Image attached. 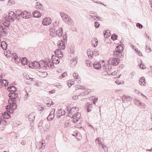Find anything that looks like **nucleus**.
<instances>
[{"label":"nucleus","mask_w":152,"mask_h":152,"mask_svg":"<svg viewBox=\"0 0 152 152\" xmlns=\"http://www.w3.org/2000/svg\"><path fill=\"white\" fill-rule=\"evenodd\" d=\"M15 16V14L12 11L9 13V15L4 17V20L3 22V24L5 26L8 27L10 24V22H13L14 18Z\"/></svg>","instance_id":"nucleus-1"},{"label":"nucleus","mask_w":152,"mask_h":152,"mask_svg":"<svg viewBox=\"0 0 152 152\" xmlns=\"http://www.w3.org/2000/svg\"><path fill=\"white\" fill-rule=\"evenodd\" d=\"M60 15L63 20L67 24L72 26L74 25V23L70 17L68 15L64 12H61Z\"/></svg>","instance_id":"nucleus-2"},{"label":"nucleus","mask_w":152,"mask_h":152,"mask_svg":"<svg viewBox=\"0 0 152 152\" xmlns=\"http://www.w3.org/2000/svg\"><path fill=\"white\" fill-rule=\"evenodd\" d=\"M123 50V47L121 45H118L116 47V50L114 52V54L121 58L123 57L124 54Z\"/></svg>","instance_id":"nucleus-3"},{"label":"nucleus","mask_w":152,"mask_h":152,"mask_svg":"<svg viewBox=\"0 0 152 152\" xmlns=\"http://www.w3.org/2000/svg\"><path fill=\"white\" fill-rule=\"evenodd\" d=\"M95 142L96 144L99 145V149L102 148L104 149V151H105V148H106V147L102 143L101 139L99 137L97 138L95 140Z\"/></svg>","instance_id":"nucleus-4"},{"label":"nucleus","mask_w":152,"mask_h":152,"mask_svg":"<svg viewBox=\"0 0 152 152\" xmlns=\"http://www.w3.org/2000/svg\"><path fill=\"white\" fill-rule=\"evenodd\" d=\"M120 61V60L118 58H110L108 61V63L109 64L116 66L118 65Z\"/></svg>","instance_id":"nucleus-5"},{"label":"nucleus","mask_w":152,"mask_h":152,"mask_svg":"<svg viewBox=\"0 0 152 152\" xmlns=\"http://www.w3.org/2000/svg\"><path fill=\"white\" fill-rule=\"evenodd\" d=\"M78 108L77 107H72L70 109L69 112L68 116L69 117H71L74 114L79 113L78 111Z\"/></svg>","instance_id":"nucleus-6"},{"label":"nucleus","mask_w":152,"mask_h":152,"mask_svg":"<svg viewBox=\"0 0 152 152\" xmlns=\"http://www.w3.org/2000/svg\"><path fill=\"white\" fill-rule=\"evenodd\" d=\"M50 67L51 68H53L54 67V65L51 61H49L48 62L45 61L44 68L43 69L48 70L49 69Z\"/></svg>","instance_id":"nucleus-7"},{"label":"nucleus","mask_w":152,"mask_h":152,"mask_svg":"<svg viewBox=\"0 0 152 152\" xmlns=\"http://www.w3.org/2000/svg\"><path fill=\"white\" fill-rule=\"evenodd\" d=\"M81 117V114L80 113H75L72 116V121L74 123H76L80 119Z\"/></svg>","instance_id":"nucleus-8"},{"label":"nucleus","mask_w":152,"mask_h":152,"mask_svg":"<svg viewBox=\"0 0 152 152\" xmlns=\"http://www.w3.org/2000/svg\"><path fill=\"white\" fill-rule=\"evenodd\" d=\"M59 59L60 58L59 57L54 55H53L52 56L51 60L50 61H51L53 65L54 64H57L59 63Z\"/></svg>","instance_id":"nucleus-9"},{"label":"nucleus","mask_w":152,"mask_h":152,"mask_svg":"<svg viewBox=\"0 0 152 152\" xmlns=\"http://www.w3.org/2000/svg\"><path fill=\"white\" fill-rule=\"evenodd\" d=\"M52 22V20L50 18H44L42 21V24L45 26L49 25Z\"/></svg>","instance_id":"nucleus-10"},{"label":"nucleus","mask_w":152,"mask_h":152,"mask_svg":"<svg viewBox=\"0 0 152 152\" xmlns=\"http://www.w3.org/2000/svg\"><path fill=\"white\" fill-rule=\"evenodd\" d=\"M45 141L44 140H41L37 145L36 146L40 149L42 150L45 148Z\"/></svg>","instance_id":"nucleus-11"},{"label":"nucleus","mask_w":152,"mask_h":152,"mask_svg":"<svg viewBox=\"0 0 152 152\" xmlns=\"http://www.w3.org/2000/svg\"><path fill=\"white\" fill-rule=\"evenodd\" d=\"M5 28L2 26H0V35L2 37H5L7 34Z\"/></svg>","instance_id":"nucleus-12"},{"label":"nucleus","mask_w":152,"mask_h":152,"mask_svg":"<svg viewBox=\"0 0 152 152\" xmlns=\"http://www.w3.org/2000/svg\"><path fill=\"white\" fill-rule=\"evenodd\" d=\"M21 17L26 19L30 18L31 17V13L28 12L24 11L23 12Z\"/></svg>","instance_id":"nucleus-13"},{"label":"nucleus","mask_w":152,"mask_h":152,"mask_svg":"<svg viewBox=\"0 0 152 152\" xmlns=\"http://www.w3.org/2000/svg\"><path fill=\"white\" fill-rule=\"evenodd\" d=\"M39 62L36 61H34L33 63L30 64L29 67L31 68H35L36 69H40L39 66Z\"/></svg>","instance_id":"nucleus-14"},{"label":"nucleus","mask_w":152,"mask_h":152,"mask_svg":"<svg viewBox=\"0 0 152 152\" xmlns=\"http://www.w3.org/2000/svg\"><path fill=\"white\" fill-rule=\"evenodd\" d=\"M58 45L59 49L61 50H64L65 49V46L64 43L62 41H59L58 43Z\"/></svg>","instance_id":"nucleus-15"},{"label":"nucleus","mask_w":152,"mask_h":152,"mask_svg":"<svg viewBox=\"0 0 152 152\" xmlns=\"http://www.w3.org/2000/svg\"><path fill=\"white\" fill-rule=\"evenodd\" d=\"M73 77L75 79L77 83H80L81 82V78L79 76L77 73H74L72 75Z\"/></svg>","instance_id":"nucleus-16"},{"label":"nucleus","mask_w":152,"mask_h":152,"mask_svg":"<svg viewBox=\"0 0 152 152\" xmlns=\"http://www.w3.org/2000/svg\"><path fill=\"white\" fill-rule=\"evenodd\" d=\"M62 52L59 49L56 50L55 51V55L59 57H62L63 56Z\"/></svg>","instance_id":"nucleus-17"},{"label":"nucleus","mask_w":152,"mask_h":152,"mask_svg":"<svg viewBox=\"0 0 152 152\" xmlns=\"http://www.w3.org/2000/svg\"><path fill=\"white\" fill-rule=\"evenodd\" d=\"M55 110H53L50 112V113L47 117V119L49 121H51L53 119L54 117Z\"/></svg>","instance_id":"nucleus-18"},{"label":"nucleus","mask_w":152,"mask_h":152,"mask_svg":"<svg viewBox=\"0 0 152 152\" xmlns=\"http://www.w3.org/2000/svg\"><path fill=\"white\" fill-rule=\"evenodd\" d=\"M33 14L34 17L39 18L42 16V14L38 10H37L33 12Z\"/></svg>","instance_id":"nucleus-19"},{"label":"nucleus","mask_w":152,"mask_h":152,"mask_svg":"<svg viewBox=\"0 0 152 152\" xmlns=\"http://www.w3.org/2000/svg\"><path fill=\"white\" fill-rule=\"evenodd\" d=\"M77 58L75 57L73 58L70 61V63L72 66H74L77 62Z\"/></svg>","instance_id":"nucleus-20"},{"label":"nucleus","mask_w":152,"mask_h":152,"mask_svg":"<svg viewBox=\"0 0 152 152\" xmlns=\"http://www.w3.org/2000/svg\"><path fill=\"white\" fill-rule=\"evenodd\" d=\"M86 106L88 112L91 110L92 105L90 103V102H87L86 104Z\"/></svg>","instance_id":"nucleus-21"},{"label":"nucleus","mask_w":152,"mask_h":152,"mask_svg":"<svg viewBox=\"0 0 152 152\" xmlns=\"http://www.w3.org/2000/svg\"><path fill=\"white\" fill-rule=\"evenodd\" d=\"M50 128V126L49 124L45 122V124H44V127H43V129L42 130V131L47 132L49 131Z\"/></svg>","instance_id":"nucleus-22"},{"label":"nucleus","mask_w":152,"mask_h":152,"mask_svg":"<svg viewBox=\"0 0 152 152\" xmlns=\"http://www.w3.org/2000/svg\"><path fill=\"white\" fill-rule=\"evenodd\" d=\"M47 101L45 102L46 104L48 107H50L53 105L54 103L52 102V100L49 98H46Z\"/></svg>","instance_id":"nucleus-23"},{"label":"nucleus","mask_w":152,"mask_h":152,"mask_svg":"<svg viewBox=\"0 0 152 152\" xmlns=\"http://www.w3.org/2000/svg\"><path fill=\"white\" fill-rule=\"evenodd\" d=\"M8 84V81L7 80H3L0 81V87L2 86H6Z\"/></svg>","instance_id":"nucleus-24"},{"label":"nucleus","mask_w":152,"mask_h":152,"mask_svg":"<svg viewBox=\"0 0 152 152\" xmlns=\"http://www.w3.org/2000/svg\"><path fill=\"white\" fill-rule=\"evenodd\" d=\"M93 67L94 68L97 69H99L101 67V64L99 62H95L93 64Z\"/></svg>","instance_id":"nucleus-25"},{"label":"nucleus","mask_w":152,"mask_h":152,"mask_svg":"<svg viewBox=\"0 0 152 152\" xmlns=\"http://www.w3.org/2000/svg\"><path fill=\"white\" fill-rule=\"evenodd\" d=\"M37 74L39 77H45L48 75V74L47 72H37Z\"/></svg>","instance_id":"nucleus-26"},{"label":"nucleus","mask_w":152,"mask_h":152,"mask_svg":"<svg viewBox=\"0 0 152 152\" xmlns=\"http://www.w3.org/2000/svg\"><path fill=\"white\" fill-rule=\"evenodd\" d=\"M98 40L95 38H93L92 40V45L94 47H96L98 44Z\"/></svg>","instance_id":"nucleus-27"},{"label":"nucleus","mask_w":152,"mask_h":152,"mask_svg":"<svg viewBox=\"0 0 152 152\" xmlns=\"http://www.w3.org/2000/svg\"><path fill=\"white\" fill-rule=\"evenodd\" d=\"M22 12H22L20 10H17L16 11V14H15L16 18L18 19V20L20 18Z\"/></svg>","instance_id":"nucleus-28"},{"label":"nucleus","mask_w":152,"mask_h":152,"mask_svg":"<svg viewBox=\"0 0 152 152\" xmlns=\"http://www.w3.org/2000/svg\"><path fill=\"white\" fill-rule=\"evenodd\" d=\"M65 112L62 109H60L58 110L57 112V116L58 118H59L61 116L64 114Z\"/></svg>","instance_id":"nucleus-29"},{"label":"nucleus","mask_w":152,"mask_h":152,"mask_svg":"<svg viewBox=\"0 0 152 152\" xmlns=\"http://www.w3.org/2000/svg\"><path fill=\"white\" fill-rule=\"evenodd\" d=\"M87 54L89 58H91L93 57V52L92 50L91 49H88L87 51Z\"/></svg>","instance_id":"nucleus-30"},{"label":"nucleus","mask_w":152,"mask_h":152,"mask_svg":"<svg viewBox=\"0 0 152 152\" xmlns=\"http://www.w3.org/2000/svg\"><path fill=\"white\" fill-rule=\"evenodd\" d=\"M63 28L62 27L60 28L58 30H57L56 32V34L58 36L60 37L62 36Z\"/></svg>","instance_id":"nucleus-31"},{"label":"nucleus","mask_w":152,"mask_h":152,"mask_svg":"<svg viewBox=\"0 0 152 152\" xmlns=\"http://www.w3.org/2000/svg\"><path fill=\"white\" fill-rule=\"evenodd\" d=\"M71 125V121L69 120L66 121L64 125V128H68Z\"/></svg>","instance_id":"nucleus-32"},{"label":"nucleus","mask_w":152,"mask_h":152,"mask_svg":"<svg viewBox=\"0 0 152 152\" xmlns=\"http://www.w3.org/2000/svg\"><path fill=\"white\" fill-rule=\"evenodd\" d=\"M45 122L42 121H40L38 124L39 129L41 131L43 129V127H44Z\"/></svg>","instance_id":"nucleus-33"},{"label":"nucleus","mask_w":152,"mask_h":152,"mask_svg":"<svg viewBox=\"0 0 152 152\" xmlns=\"http://www.w3.org/2000/svg\"><path fill=\"white\" fill-rule=\"evenodd\" d=\"M50 35L52 37H54L55 36V29L54 27H51L49 30Z\"/></svg>","instance_id":"nucleus-34"},{"label":"nucleus","mask_w":152,"mask_h":152,"mask_svg":"<svg viewBox=\"0 0 152 152\" xmlns=\"http://www.w3.org/2000/svg\"><path fill=\"white\" fill-rule=\"evenodd\" d=\"M9 96L10 97H12V99H13L14 101L15 99L18 97V94L15 93H11L9 94Z\"/></svg>","instance_id":"nucleus-35"},{"label":"nucleus","mask_w":152,"mask_h":152,"mask_svg":"<svg viewBox=\"0 0 152 152\" xmlns=\"http://www.w3.org/2000/svg\"><path fill=\"white\" fill-rule=\"evenodd\" d=\"M1 46L3 50H6L7 48V44L6 42L2 41L1 42Z\"/></svg>","instance_id":"nucleus-36"},{"label":"nucleus","mask_w":152,"mask_h":152,"mask_svg":"<svg viewBox=\"0 0 152 152\" xmlns=\"http://www.w3.org/2000/svg\"><path fill=\"white\" fill-rule=\"evenodd\" d=\"M102 70L103 71H107V72L110 71L111 70H110L108 65L104 64L102 66Z\"/></svg>","instance_id":"nucleus-37"},{"label":"nucleus","mask_w":152,"mask_h":152,"mask_svg":"<svg viewBox=\"0 0 152 152\" xmlns=\"http://www.w3.org/2000/svg\"><path fill=\"white\" fill-rule=\"evenodd\" d=\"M86 89L85 87L82 85H78L76 86V90H78L80 89L85 90Z\"/></svg>","instance_id":"nucleus-38"},{"label":"nucleus","mask_w":152,"mask_h":152,"mask_svg":"<svg viewBox=\"0 0 152 152\" xmlns=\"http://www.w3.org/2000/svg\"><path fill=\"white\" fill-rule=\"evenodd\" d=\"M13 56H14L13 59L15 60V62L16 63H18L20 61V59L19 58L16 56V54L15 53H14L13 54Z\"/></svg>","instance_id":"nucleus-39"},{"label":"nucleus","mask_w":152,"mask_h":152,"mask_svg":"<svg viewBox=\"0 0 152 152\" xmlns=\"http://www.w3.org/2000/svg\"><path fill=\"white\" fill-rule=\"evenodd\" d=\"M8 90L10 92H15L16 91V88L14 86H10L8 88Z\"/></svg>","instance_id":"nucleus-40"},{"label":"nucleus","mask_w":152,"mask_h":152,"mask_svg":"<svg viewBox=\"0 0 152 152\" xmlns=\"http://www.w3.org/2000/svg\"><path fill=\"white\" fill-rule=\"evenodd\" d=\"M7 111L10 113H12L13 112L12 106L11 105H7L6 107Z\"/></svg>","instance_id":"nucleus-41"},{"label":"nucleus","mask_w":152,"mask_h":152,"mask_svg":"<svg viewBox=\"0 0 152 152\" xmlns=\"http://www.w3.org/2000/svg\"><path fill=\"white\" fill-rule=\"evenodd\" d=\"M89 100H92L93 103L94 104H96V103L98 100V98H95L94 96H92L89 98Z\"/></svg>","instance_id":"nucleus-42"},{"label":"nucleus","mask_w":152,"mask_h":152,"mask_svg":"<svg viewBox=\"0 0 152 152\" xmlns=\"http://www.w3.org/2000/svg\"><path fill=\"white\" fill-rule=\"evenodd\" d=\"M89 16L92 18L94 20H101V18L99 16H92L91 15H89Z\"/></svg>","instance_id":"nucleus-43"},{"label":"nucleus","mask_w":152,"mask_h":152,"mask_svg":"<svg viewBox=\"0 0 152 152\" xmlns=\"http://www.w3.org/2000/svg\"><path fill=\"white\" fill-rule=\"evenodd\" d=\"M3 114L4 118V119L9 118L10 117V114L6 112H4Z\"/></svg>","instance_id":"nucleus-44"},{"label":"nucleus","mask_w":152,"mask_h":152,"mask_svg":"<svg viewBox=\"0 0 152 152\" xmlns=\"http://www.w3.org/2000/svg\"><path fill=\"white\" fill-rule=\"evenodd\" d=\"M21 62L22 65H25L27 64V59L26 58H23L21 59Z\"/></svg>","instance_id":"nucleus-45"},{"label":"nucleus","mask_w":152,"mask_h":152,"mask_svg":"<svg viewBox=\"0 0 152 152\" xmlns=\"http://www.w3.org/2000/svg\"><path fill=\"white\" fill-rule=\"evenodd\" d=\"M44 61H41L39 62V66L40 67V69L44 68V65L45 64Z\"/></svg>","instance_id":"nucleus-46"},{"label":"nucleus","mask_w":152,"mask_h":152,"mask_svg":"<svg viewBox=\"0 0 152 152\" xmlns=\"http://www.w3.org/2000/svg\"><path fill=\"white\" fill-rule=\"evenodd\" d=\"M102 74L103 76L107 75H109L110 74V71L107 72V71H103Z\"/></svg>","instance_id":"nucleus-47"},{"label":"nucleus","mask_w":152,"mask_h":152,"mask_svg":"<svg viewBox=\"0 0 152 152\" xmlns=\"http://www.w3.org/2000/svg\"><path fill=\"white\" fill-rule=\"evenodd\" d=\"M11 105L12 110H15L17 108L18 106L17 104L13 102L12 103Z\"/></svg>","instance_id":"nucleus-48"},{"label":"nucleus","mask_w":152,"mask_h":152,"mask_svg":"<svg viewBox=\"0 0 152 152\" xmlns=\"http://www.w3.org/2000/svg\"><path fill=\"white\" fill-rule=\"evenodd\" d=\"M74 84V81H72L71 80H69L67 82V85L70 87L71 86L73 85Z\"/></svg>","instance_id":"nucleus-49"},{"label":"nucleus","mask_w":152,"mask_h":152,"mask_svg":"<svg viewBox=\"0 0 152 152\" xmlns=\"http://www.w3.org/2000/svg\"><path fill=\"white\" fill-rule=\"evenodd\" d=\"M37 4L36 6L37 8L40 9H42L43 6L39 2H37Z\"/></svg>","instance_id":"nucleus-50"},{"label":"nucleus","mask_w":152,"mask_h":152,"mask_svg":"<svg viewBox=\"0 0 152 152\" xmlns=\"http://www.w3.org/2000/svg\"><path fill=\"white\" fill-rule=\"evenodd\" d=\"M117 37L118 36L116 34H113L111 35V38L113 40H114L117 39Z\"/></svg>","instance_id":"nucleus-51"},{"label":"nucleus","mask_w":152,"mask_h":152,"mask_svg":"<svg viewBox=\"0 0 152 152\" xmlns=\"http://www.w3.org/2000/svg\"><path fill=\"white\" fill-rule=\"evenodd\" d=\"M15 1L14 0H9L8 2V5H11L14 4Z\"/></svg>","instance_id":"nucleus-52"},{"label":"nucleus","mask_w":152,"mask_h":152,"mask_svg":"<svg viewBox=\"0 0 152 152\" xmlns=\"http://www.w3.org/2000/svg\"><path fill=\"white\" fill-rule=\"evenodd\" d=\"M115 82L118 85H119L120 84L123 85L124 84V81L122 80H116L115 81Z\"/></svg>","instance_id":"nucleus-53"},{"label":"nucleus","mask_w":152,"mask_h":152,"mask_svg":"<svg viewBox=\"0 0 152 152\" xmlns=\"http://www.w3.org/2000/svg\"><path fill=\"white\" fill-rule=\"evenodd\" d=\"M99 54V51L97 50H95L93 52V56H96L98 55Z\"/></svg>","instance_id":"nucleus-54"},{"label":"nucleus","mask_w":152,"mask_h":152,"mask_svg":"<svg viewBox=\"0 0 152 152\" xmlns=\"http://www.w3.org/2000/svg\"><path fill=\"white\" fill-rule=\"evenodd\" d=\"M86 64L87 66L89 67L91 66L92 65L91 62L88 60L86 61Z\"/></svg>","instance_id":"nucleus-55"},{"label":"nucleus","mask_w":152,"mask_h":152,"mask_svg":"<svg viewBox=\"0 0 152 152\" xmlns=\"http://www.w3.org/2000/svg\"><path fill=\"white\" fill-rule=\"evenodd\" d=\"M67 75V73L66 72H64L63 73L61 76H60L59 77V78L60 79H62V78L64 77L65 76H66Z\"/></svg>","instance_id":"nucleus-56"},{"label":"nucleus","mask_w":152,"mask_h":152,"mask_svg":"<svg viewBox=\"0 0 152 152\" xmlns=\"http://www.w3.org/2000/svg\"><path fill=\"white\" fill-rule=\"evenodd\" d=\"M38 110L39 111L40 113H41L44 110V108L42 107L41 106H39L38 108Z\"/></svg>","instance_id":"nucleus-57"},{"label":"nucleus","mask_w":152,"mask_h":152,"mask_svg":"<svg viewBox=\"0 0 152 152\" xmlns=\"http://www.w3.org/2000/svg\"><path fill=\"white\" fill-rule=\"evenodd\" d=\"M89 93V91H86L84 92H82L81 94V95H84L88 94Z\"/></svg>","instance_id":"nucleus-58"},{"label":"nucleus","mask_w":152,"mask_h":152,"mask_svg":"<svg viewBox=\"0 0 152 152\" xmlns=\"http://www.w3.org/2000/svg\"><path fill=\"white\" fill-rule=\"evenodd\" d=\"M4 119L3 113H0V119L2 121H5Z\"/></svg>","instance_id":"nucleus-59"},{"label":"nucleus","mask_w":152,"mask_h":152,"mask_svg":"<svg viewBox=\"0 0 152 152\" xmlns=\"http://www.w3.org/2000/svg\"><path fill=\"white\" fill-rule=\"evenodd\" d=\"M99 24L98 22H96L94 23V26L96 28H98L99 26Z\"/></svg>","instance_id":"nucleus-60"},{"label":"nucleus","mask_w":152,"mask_h":152,"mask_svg":"<svg viewBox=\"0 0 152 152\" xmlns=\"http://www.w3.org/2000/svg\"><path fill=\"white\" fill-rule=\"evenodd\" d=\"M78 98V96L77 95H75L72 97V98L73 99L76 100Z\"/></svg>","instance_id":"nucleus-61"},{"label":"nucleus","mask_w":152,"mask_h":152,"mask_svg":"<svg viewBox=\"0 0 152 152\" xmlns=\"http://www.w3.org/2000/svg\"><path fill=\"white\" fill-rule=\"evenodd\" d=\"M28 98V94L27 93L24 96V100H26Z\"/></svg>","instance_id":"nucleus-62"},{"label":"nucleus","mask_w":152,"mask_h":152,"mask_svg":"<svg viewBox=\"0 0 152 152\" xmlns=\"http://www.w3.org/2000/svg\"><path fill=\"white\" fill-rule=\"evenodd\" d=\"M13 100H12V99H9V104L10 105H12V102H13Z\"/></svg>","instance_id":"nucleus-63"},{"label":"nucleus","mask_w":152,"mask_h":152,"mask_svg":"<svg viewBox=\"0 0 152 152\" xmlns=\"http://www.w3.org/2000/svg\"><path fill=\"white\" fill-rule=\"evenodd\" d=\"M116 73H117V72H112L111 71H110V74H111V75H114Z\"/></svg>","instance_id":"nucleus-64"}]
</instances>
